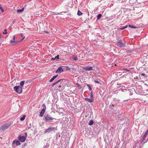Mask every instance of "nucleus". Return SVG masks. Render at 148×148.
<instances>
[{"instance_id":"obj_1","label":"nucleus","mask_w":148,"mask_h":148,"mask_svg":"<svg viewBox=\"0 0 148 148\" xmlns=\"http://www.w3.org/2000/svg\"><path fill=\"white\" fill-rule=\"evenodd\" d=\"M44 120L46 122H51V121L52 122H55L56 120V119L51 117V116L49 114L46 115L44 118Z\"/></svg>"},{"instance_id":"obj_2","label":"nucleus","mask_w":148,"mask_h":148,"mask_svg":"<svg viewBox=\"0 0 148 148\" xmlns=\"http://www.w3.org/2000/svg\"><path fill=\"white\" fill-rule=\"evenodd\" d=\"M57 127H53L51 126H49L48 128L47 129L45 130L44 133H49L51 132H54L57 130Z\"/></svg>"},{"instance_id":"obj_3","label":"nucleus","mask_w":148,"mask_h":148,"mask_svg":"<svg viewBox=\"0 0 148 148\" xmlns=\"http://www.w3.org/2000/svg\"><path fill=\"white\" fill-rule=\"evenodd\" d=\"M14 89L17 93L21 94L23 91V88L20 86H17L14 87Z\"/></svg>"},{"instance_id":"obj_4","label":"nucleus","mask_w":148,"mask_h":148,"mask_svg":"<svg viewBox=\"0 0 148 148\" xmlns=\"http://www.w3.org/2000/svg\"><path fill=\"white\" fill-rule=\"evenodd\" d=\"M116 45L120 47H125V43L124 42H123L121 40H119L116 43Z\"/></svg>"},{"instance_id":"obj_5","label":"nucleus","mask_w":148,"mask_h":148,"mask_svg":"<svg viewBox=\"0 0 148 148\" xmlns=\"http://www.w3.org/2000/svg\"><path fill=\"white\" fill-rule=\"evenodd\" d=\"M11 124L10 123H7L2 125L0 128V130L1 131H3L7 129L10 125Z\"/></svg>"},{"instance_id":"obj_6","label":"nucleus","mask_w":148,"mask_h":148,"mask_svg":"<svg viewBox=\"0 0 148 148\" xmlns=\"http://www.w3.org/2000/svg\"><path fill=\"white\" fill-rule=\"evenodd\" d=\"M42 106L44 108L42 110L40 113V116L41 117H42L43 116L46 108V106L45 104H43Z\"/></svg>"},{"instance_id":"obj_7","label":"nucleus","mask_w":148,"mask_h":148,"mask_svg":"<svg viewBox=\"0 0 148 148\" xmlns=\"http://www.w3.org/2000/svg\"><path fill=\"white\" fill-rule=\"evenodd\" d=\"M18 138L19 140L21 142H24L26 139V137L24 136H22L21 135H20L18 136Z\"/></svg>"},{"instance_id":"obj_8","label":"nucleus","mask_w":148,"mask_h":148,"mask_svg":"<svg viewBox=\"0 0 148 148\" xmlns=\"http://www.w3.org/2000/svg\"><path fill=\"white\" fill-rule=\"evenodd\" d=\"M148 134V129L146 131V132L145 133L144 135L142 136L141 138V143H142L145 139L146 136Z\"/></svg>"},{"instance_id":"obj_9","label":"nucleus","mask_w":148,"mask_h":148,"mask_svg":"<svg viewBox=\"0 0 148 148\" xmlns=\"http://www.w3.org/2000/svg\"><path fill=\"white\" fill-rule=\"evenodd\" d=\"M21 42V41H15V40H11L10 41V43L12 45H15Z\"/></svg>"},{"instance_id":"obj_10","label":"nucleus","mask_w":148,"mask_h":148,"mask_svg":"<svg viewBox=\"0 0 148 148\" xmlns=\"http://www.w3.org/2000/svg\"><path fill=\"white\" fill-rule=\"evenodd\" d=\"M83 69L85 71H90L92 70V67L87 66L84 67L83 68Z\"/></svg>"},{"instance_id":"obj_11","label":"nucleus","mask_w":148,"mask_h":148,"mask_svg":"<svg viewBox=\"0 0 148 148\" xmlns=\"http://www.w3.org/2000/svg\"><path fill=\"white\" fill-rule=\"evenodd\" d=\"M64 71V70L61 67H59L56 71V73H61Z\"/></svg>"},{"instance_id":"obj_12","label":"nucleus","mask_w":148,"mask_h":148,"mask_svg":"<svg viewBox=\"0 0 148 148\" xmlns=\"http://www.w3.org/2000/svg\"><path fill=\"white\" fill-rule=\"evenodd\" d=\"M16 143V146H18L20 145V143L19 141L17 140H15L13 141L12 145Z\"/></svg>"},{"instance_id":"obj_13","label":"nucleus","mask_w":148,"mask_h":148,"mask_svg":"<svg viewBox=\"0 0 148 148\" xmlns=\"http://www.w3.org/2000/svg\"><path fill=\"white\" fill-rule=\"evenodd\" d=\"M85 100L89 102L92 103L93 102V99L92 98L89 99L88 98H85Z\"/></svg>"},{"instance_id":"obj_14","label":"nucleus","mask_w":148,"mask_h":148,"mask_svg":"<svg viewBox=\"0 0 148 148\" xmlns=\"http://www.w3.org/2000/svg\"><path fill=\"white\" fill-rule=\"evenodd\" d=\"M58 76V75H56L53 76L52 78H51L49 82H52L54 79L56 78Z\"/></svg>"},{"instance_id":"obj_15","label":"nucleus","mask_w":148,"mask_h":148,"mask_svg":"<svg viewBox=\"0 0 148 148\" xmlns=\"http://www.w3.org/2000/svg\"><path fill=\"white\" fill-rule=\"evenodd\" d=\"M61 66L64 67V69L66 71H71L70 68L68 66Z\"/></svg>"},{"instance_id":"obj_16","label":"nucleus","mask_w":148,"mask_h":148,"mask_svg":"<svg viewBox=\"0 0 148 148\" xmlns=\"http://www.w3.org/2000/svg\"><path fill=\"white\" fill-rule=\"evenodd\" d=\"M113 100L114 101L115 103H117L119 102L120 100L119 99H116V98L113 99Z\"/></svg>"},{"instance_id":"obj_17","label":"nucleus","mask_w":148,"mask_h":148,"mask_svg":"<svg viewBox=\"0 0 148 148\" xmlns=\"http://www.w3.org/2000/svg\"><path fill=\"white\" fill-rule=\"evenodd\" d=\"M24 82H25V81H24V80L20 82V85L21 86H21L22 87H23V86L24 85Z\"/></svg>"},{"instance_id":"obj_18","label":"nucleus","mask_w":148,"mask_h":148,"mask_svg":"<svg viewBox=\"0 0 148 148\" xmlns=\"http://www.w3.org/2000/svg\"><path fill=\"white\" fill-rule=\"evenodd\" d=\"M114 104L111 103L109 105V108L110 109H112L113 108V107L114 106Z\"/></svg>"},{"instance_id":"obj_19","label":"nucleus","mask_w":148,"mask_h":148,"mask_svg":"<svg viewBox=\"0 0 148 148\" xmlns=\"http://www.w3.org/2000/svg\"><path fill=\"white\" fill-rule=\"evenodd\" d=\"M24 9V8H22L21 10H20V9L18 10H17V12L18 13H20L21 12H22L23 11Z\"/></svg>"},{"instance_id":"obj_20","label":"nucleus","mask_w":148,"mask_h":148,"mask_svg":"<svg viewBox=\"0 0 148 148\" xmlns=\"http://www.w3.org/2000/svg\"><path fill=\"white\" fill-rule=\"evenodd\" d=\"M82 12L80 11L79 10H78L77 12V14L78 16H81L82 15Z\"/></svg>"},{"instance_id":"obj_21","label":"nucleus","mask_w":148,"mask_h":148,"mask_svg":"<svg viewBox=\"0 0 148 148\" xmlns=\"http://www.w3.org/2000/svg\"><path fill=\"white\" fill-rule=\"evenodd\" d=\"M93 124V121L91 120L89 121V125H92Z\"/></svg>"},{"instance_id":"obj_22","label":"nucleus","mask_w":148,"mask_h":148,"mask_svg":"<svg viewBox=\"0 0 148 148\" xmlns=\"http://www.w3.org/2000/svg\"><path fill=\"white\" fill-rule=\"evenodd\" d=\"M25 115H23L22 117L20 118V120L21 121H23L25 119Z\"/></svg>"},{"instance_id":"obj_23","label":"nucleus","mask_w":148,"mask_h":148,"mask_svg":"<svg viewBox=\"0 0 148 148\" xmlns=\"http://www.w3.org/2000/svg\"><path fill=\"white\" fill-rule=\"evenodd\" d=\"M101 14H98L97 16V19H99L101 17Z\"/></svg>"},{"instance_id":"obj_24","label":"nucleus","mask_w":148,"mask_h":148,"mask_svg":"<svg viewBox=\"0 0 148 148\" xmlns=\"http://www.w3.org/2000/svg\"><path fill=\"white\" fill-rule=\"evenodd\" d=\"M73 60H78L77 57L76 56H75L74 55H73Z\"/></svg>"},{"instance_id":"obj_25","label":"nucleus","mask_w":148,"mask_h":148,"mask_svg":"<svg viewBox=\"0 0 148 148\" xmlns=\"http://www.w3.org/2000/svg\"><path fill=\"white\" fill-rule=\"evenodd\" d=\"M146 75L145 73H142L141 74H140L139 75V77L141 78V77H142V76H145Z\"/></svg>"},{"instance_id":"obj_26","label":"nucleus","mask_w":148,"mask_h":148,"mask_svg":"<svg viewBox=\"0 0 148 148\" xmlns=\"http://www.w3.org/2000/svg\"><path fill=\"white\" fill-rule=\"evenodd\" d=\"M87 86L88 87V89L90 91H91L92 90V88L90 86L89 84H87Z\"/></svg>"},{"instance_id":"obj_27","label":"nucleus","mask_w":148,"mask_h":148,"mask_svg":"<svg viewBox=\"0 0 148 148\" xmlns=\"http://www.w3.org/2000/svg\"><path fill=\"white\" fill-rule=\"evenodd\" d=\"M77 86H78V87L79 88V89H81L82 88V86H81V85H80L78 83H77Z\"/></svg>"},{"instance_id":"obj_28","label":"nucleus","mask_w":148,"mask_h":148,"mask_svg":"<svg viewBox=\"0 0 148 148\" xmlns=\"http://www.w3.org/2000/svg\"><path fill=\"white\" fill-rule=\"evenodd\" d=\"M3 34H7V30L6 29H4V32L3 33Z\"/></svg>"},{"instance_id":"obj_29","label":"nucleus","mask_w":148,"mask_h":148,"mask_svg":"<svg viewBox=\"0 0 148 148\" xmlns=\"http://www.w3.org/2000/svg\"><path fill=\"white\" fill-rule=\"evenodd\" d=\"M59 56L58 55L57 56H56L54 58H55V60H58L59 59Z\"/></svg>"},{"instance_id":"obj_30","label":"nucleus","mask_w":148,"mask_h":148,"mask_svg":"<svg viewBox=\"0 0 148 148\" xmlns=\"http://www.w3.org/2000/svg\"><path fill=\"white\" fill-rule=\"evenodd\" d=\"M129 27L130 28H136L135 27H134L133 25H129Z\"/></svg>"},{"instance_id":"obj_31","label":"nucleus","mask_w":148,"mask_h":148,"mask_svg":"<svg viewBox=\"0 0 148 148\" xmlns=\"http://www.w3.org/2000/svg\"><path fill=\"white\" fill-rule=\"evenodd\" d=\"M0 9L2 12H4V9L1 6H0Z\"/></svg>"},{"instance_id":"obj_32","label":"nucleus","mask_w":148,"mask_h":148,"mask_svg":"<svg viewBox=\"0 0 148 148\" xmlns=\"http://www.w3.org/2000/svg\"><path fill=\"white\" fill-rule=\"evenodd\" d=\"M127 27V26H125L123 28H121L120 29L121 30H123V29H125V28H126Z\"/></svg>"},{"instance_id":"obj_33","label":"nucleus","mask_w":148,"mask_h":148,"mask_svg":"<svg viewBox=\"0 0 148 148\" xmlns=\"http://www.w3.org/2000/svg\"><path fill=\"white\" fill-rule=\"evenodd\" d=\"M31 125H32L31 124V123H30V124H29V126H28V127H27L28 129H29L30 128H31Z\"/></svg>"},{"instance_id":"obj_34","label":"nucleus","mask_w":148,"mask_h":148,"mask_svg":"<svg viewBox=\"0 0 148 148\" xmlns=\"http://www.w3.org/2000/svg\"><path fill=\"white\" fill-rule=\"evenodd\" d=\"M94 82L95 83H98V84H99V81H96L95 80H94Z\"/></svg>"},{"instance_id":"obj_35","label":"nucleus","mask_w":148,"mask_h":148,"mask_svg":"<svg viewBox=\"0 0 148 148\" xmlns=\"http://www.w3.org/2000/svg\"><path fill=\"white\" fill-rule=\"evenodd\" d=\"M93 97L92 92H91L90 94V97L91 98H92Z\"/></svg>"},{"instance_id":"obj_36","label":"nucleus","mask_w":148,"mask_h":148,"mask_svg":"<svg viewBox=\"0 0 148 148\" xmlns=\"http://www.w3.org/2000/svg\"><path fill=\"white\" fill-rule=\"evenodd\" d=\"M61 12H60V13H57L54 14V15H58L60 14L61 13Z\"/></svg>"},{"instance_id":"obj_37","label":"nucleus","mask_w":148,"mask_h":148,"mask_svg":"<svg viewBox=\"0 0 148 148\" xmlns=\"http://www.w3.org/2000/svg\"><path fill=\"white\" fill-rule=\"evenodd\" d=\"M27 133L26 132H25V136H24L26 137V138L27 137Z\"/></svg>"},{"instance_id":"obj_38","label":"nucleus","mask_w":148,"mask_h":148,"mask_svg":"<svg viewBox=\"0 0 148 148\" xmlns=\"http://www.w3.org/2000/svg\"><path fill=\"white\" fill-rule=\"evenodd\" d=\"M13 40H15V36H14L13 37Z\"/></svg>"},{"instance_id":"obj_39","label":"nucleus","mask_w":148,"mask_h":148,"mask_svg":"<svg viewBox=\"0 0 148 148\" xmlns=\"http://www.w3.org/2000/svg\"><path fill=\"white\" fill-rule=\"evenodd\" d=\"M25 38V36H23V38H22V39H21V40H20L21 41L22 40H24Z\"/></svg>"},{"instance_id":"obj_40","label":"nucleus","mask_w":148,"mask_h":148,"mask_svg":"<svg viewBox=\"0 0 148 148\" xmlns=\"http://www.w3.org/2000/svg\"><path fill=\"white\" fill-rule=\"evenodd\" d=\"M62 80H63L62 79H60L58 80V82H60Z\"/></svg>"},{"instance_id":"obj_41","label":"nucleus","mask_w":148,"mask_h":148,"mask_svg":"<svg viewBox=\"0 0 148 148\" xmlns=\"http://www.w3.org/2000/svg\"><path fill=\"white\" fill-rule=\"evenodd\" d=\"M51 60H55V58H53L52 59H51Z\"/></svg>"},{"instance_id":"obj_42","label":"nucleus","mask_w":148,"mask_h":148,"mask_svg":"<svg viewBox=\"0 0 148 148\" xmlns=\"http://www.w3.org/2000/svg\"><path fill=\"white\" fill-rule=\"evenodd\" d=\"M56 84L55 83H54L53 84H52V86H53L54 85H55Z\"/></svg>"},{"instance_id":"obj_43","label":"nucleus","mask_w":148,"mask_h":148,"mask_svg":"<svg viewBox=\"0 0 148 148\" xmlns=\"http://www.w3.org/2000/svg\"><path fill=\"white\" fill-rule=\"evenodd\" d=\"M123 70H126V71H130V70H128L127 69H124Z\"/></svg>"},{"instance_id":"obj_44","label":"nucleus","mask_w":148,"mask_h":148,"mask_svg":"<svg viewBox=\"0 0 148 148\" xmlns=\"http://www.w3.org/2000/svg\"><path fill=\"white\" fill-rule=\"evenodd\" d=\"M56 84H57L58 83V81H57V82H55Z\"/></svg>"},{"instance_id":"obj_45","label":"nucleus","mask_w":148,"mask_h":148,"mask_svg":"<svg viewBox=\"0 0 148 148\" xmlns=\"http://www.w3.org/2000/svg\"><path fill=\"white\" fill-rule=\"evenodd\" d=\"M144 85H145V86H148V85L147 84H146V83H145L144 84Z\"/></svg>"},{"instance_id":"obj_46","label":"nucleus","mask_w":148,"mask_h":148,"mask_svg":"<svg viewBox=\"0 0 148 148\" xmlns=\"http://www.w3.org/2000/svg\"><path fill=\"white\" fill-rule=\"evenodd\" d=\"M21 37H23V34H21Z\"/></svg>"},{"instance_id":"obj_47","label":"nucleus","mask_w":148,"mask_h":148,"mask_svg":"<svg viewBox=\"0 0 148 148\" xmlns=\"http://www.w3.org/2000/svg\"><path fill=\"white\" fill-rule=\"evenodd\" d=\"M61 86H61V85H59V86H58V88H61Z\"/></svg>"},{"instance_id":"obj_48","label":"nucleus","mask_w":148,"mask_h":148,"mask_svg":"<svg viewBox=\"0 0 148 148\" xmlns=\"http://www.w3.org/2000/svg\"><path fill=\"white\" fill-rule=\"evenodd\" d=\"M132 95V93H130V95Z\"/></svg>"},{"instance_id":"obj_49","label":"nucleus","mask_w":148,"mask_h":148,"mask_svg":"<svg viewBox=\"0 0 148 148\" xmlns=\"http://www.w3.org/2000/svg\"><path fill=\"white\" fill-rule=\"evenodd\" d=\"M45 32L46 33H48V32Z\"/></svg>"},{"instance_id":"obj_50","label":"nucleus","mask_w":148,"mask_h":148,"mask_svg":"<svg viewBox=\"0 0 148 148\" xmlns=\"http://www.w3.org/2000/svg\"><path fill=\"white\" fill-rule=\"evenodd\" d=\"M1 38V36H0V39Z\"/></svg>"},{"instance_id":"obj_51","label":"nucleus","mask_w":148,"mask_h":148,"mask_svg":"<svg viewBox=\"0 0 148 148\" xmlns=\"http://www.w3.org/2000/svg\"><path fill=\"white\" fill-rule=\"evenodd\" d=\"M147 46H148V44H147Z\"/></svg>"}]
</instances>
